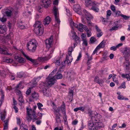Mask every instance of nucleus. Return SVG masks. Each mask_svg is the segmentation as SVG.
<instances>
[{"mask_svg": "<svg viewBox=\"0 0 130 130\" xmlns=\"http://www.w3.org/2000/svg\"><path fill=\"white\" fill-rule=\"evenodd\" d=\"M38 15H36V21L34 25L35 27V32L37 35L39 36L41 35L43 32V28L42 25L41 24V22L40 21H37V18Z\"/></svg>", "mask_w": 130, "mask_h": 130, "instance_id": "f257e3e1", "label": "nucleus"}, {"mask_svg": "<svg viewBox=\"0 0 130 130\" xmlns=\"http://www.w3.org/2000/svg\"><path fill=\"white\" fill-rule=\"evenodd\" d=\"M27 112L28 116L27 118V119L28 121H29L32 120L33 122H34L38 119L36 114L35 111L32 110L31 108H27Z\"/></svg>", "mask_w": 130, "mask_h": 130, "instance_id": "f03ea898", "label": "nucleus"}, {"mask_svg": "<svg viewBox=\"0 0 130 130\" xmlns=\"http://www.w3.org/2000/svg\"><path fill=\"white\" fill-rule=\"evenodd\" d=\"M37 45V43L36 40H32L29 41L27 44V49L31 52H34L35 51Z\"/></svg>", "mask_w": 130, "mask_h": 130, "instance_id": "7ed1b4c3", "label": "nucleus"}, {"mask_svg": "<svg viewBox=\"0 0 130 130\" xmlns=\"http://www.w3.org/2000/svg\"><path fill=\"white\" fill-rule=\"evenodd\" d=\"M90 113V115L91 116L90 120L88 122V127L90 130H94L96 129L95 126L94 125V122L95 121H96L97 120H96L95 118L94 117L91 116V114L90 112H89Z\"/></svg>", "mask_w": 130, "mask_h": 130, "instance_id": "20e7f679", "label": "nucleus"}, {"mask_svg": "<svg viewBox=\"0 0 130 130\" xmlns=\"http://www.w3.org/2000/svg\"><path fill=\"white\" fill-rule=\"evenodd\" d=\"M47 48H48V51L50 52V54L48 55V58L47 57L40 58L39 59L40 61L42 62L48 60L52 56V54L55 48L54 46H52Z\"/></svg>", "mask_w": 130, "mask_h": 130, "instance_id": "39448f33", "label": "nucleus"}, {"mask_svg": "<svg viewBox=\"0 0 130 130\" xmlns=\"http://www.w3.org/2000/svg\"><path fill=\"white\" fill-rule=\"evenodd\" d=\"M57 10L56 6H54L53 11L55 21V25L56 27H58L60 24V21L59 18L58 14L57 12Z\"/></svg>", "mask_w": 130, "mask_h": 130, "instance_id": "423d86ee", "label": "nucleus"}, {"mask_svg": "<svg viewBox=\"0 0 130 130\" xmlns=\"http://www.w3.org/2000/svg\"><path fill=\"white\" fill-rule=\"evenodd\" d=\"M122 53L125 59H128L130 57V48L129 47H126L124 48Z\"/></svg>", "mask_w": 130, "mask_h": 130, "instance_id": "0eeeda50", "label": "nucleus"}, {"mask_svg": "<svg viewBox=\"0 0 130 130\" xmlns=\"http://www.w3.org/2000/svg\"><path fill=\"white\" fill-rule=\"evenodd\" d=\"M69 35L70 36L72 37L76 43H77L80 42L79 38L76 35V33L74 29H73L71 31V33L69 34Z\"/></svg>", "mask_w": 130, "mask_h": 130, "instance_id": "6e6552de", "label": "nucleus"}, {"mask_svg": "<svg viewBox=\"0 0 130 130\" xmlns=\"http://www.w3.org/2000/svg\"><path fill=\"white\" fill-rule=\"evenodd\" d=\"M47 83L48 85L51 86L54 85L56 81L55 78H54L53 76H51L49 75L47 79Z\"/></svg>", "mask_w": 130, "mask_h": 130, "instance_id": "1a4fd4ad", "label": "nucleus"}, {"mask_svg": "<svg viewBox=\"0 0 130 130\" xmlns=\"http://www.w3.org/2000/svg\"><path fill=\"white\" fill-rule=\"evenodd\" d=\"M73 59V58L72 56V54H68L67 55L66 59L64 61V63L67 64L68 65H70Z\"/></svg>", "mask_w": 130, "mask_h": 130, "instance_id": "9d476101", "label": "nucleus"}, {"mask_svg": "<svg viewBox=\"0 0 130 130\" xmlns=\"http://www.w3.org/2000/svg\"><path fill=\"white\" fill-rule=\"evenodd\" d=\"M46 47L47 48L53 46V38L52 36H51L48 39H46L45 41Z\"/></svg>", "mask_w": 130, "mask_h": 130, "instance_id": "9b49d317", "label": "nucleus"}, {"mask_svg": "<svg viewBox=\"0 0 130 130\" xmlns=\"http://www.w3.org/2000/svg\"><path fill=\"white\" fill-rule=\"evenodd\" d=\"M41 5L42 7L47 8L51 3L50 0H41Z\"/></svg>", "mask_w": 130, "mask_h": 130, "instance_id": "f8f14e48", "label": "nucleus"}, {"mask_svg": "<svg viewBox=\"0 0 130 130\" xmlns=\"http://www.w3.org/2000/svg\"><path fill=\"white\" fill-rule=\"evenodd\" d=\"M42 91L43 94L46 96H49L51 95L50 92L49 91L47 86H45L44 85L42 86Z\"/></svg>", "mask_w": 130, "mask_h": 130, "instance_id": "ddd939ff", "label": "nucleus"}, {"mask_svg": "<svg viewBox=\"0 0 130 130\" xmlns=\"http://www.w3.org/2000/svg\"><path fill=\"white\" fill-rule=\"evenodd\" d=\"M73 9L74 11L80 15L82 14L80 7L79 4L75 5L73 6Z\"/></svg>", "mask_w": 130, "mask_h": 130, "instance_id": "4468645a", "label": "nucleus"}, {"mask_svg": "<svg viewBox=\"0 0 130 130\" xmlns=\"http://www.w3.org/2000/svg\"><path fill=\"white\" fill-rule=\"evenodd\" d=\"M0 53L5 55H9L11 56L12 55V54L11 53H9L8 52V49L5 47L3 48L1 47H0Z\"/></svg>", "mask_w": 130, "mask_h": 130, "instance_id": "2eb2a0df", "label": "nucleus"}, {"mask_svg": "<svg viewBox=\"0 0 130 130\" xmlns=\"http://www.w3.org/2000/svg\"><path fill=\"white\" fill-rule=\"evenodd\" d=\"M83 12L86 16V18L87 20H91L92 19V17L90 14L86 10H84Z\"/></svg>", "mask_w": 130, "mask_h": 130, "instance_id": "dca6fc26", "label": "nucleus"}, {"mask_svg": "<svg viewBox=\"0 0 130 130\" xmlns=\"http://www.w3.org/2000/svg\"><path fill=\"white\" fill-rule=\"evenodd\" d=\"M65 110L66 105L63 103L60 107H58L57 110H56V111L57 112H59L60 111H61L62 113H65Z\"/></svg>", "mask_w": 130, "mask_h": 130, "instance_id": "f3484780", "label": "nucleus"}, {"mask_svg": "<svg viewBox=\"0 0 130 130\" xmlns=\"http://www.w3.org/2000/svg\"><path fill=\"white\" fill-rule=\"evenodd\" d=\"M13 9L11 7H9L5 11V13L8 17H10L12 14Z\"/></svg>", "mask_w": 130, "mask_h": 130, "instance_id": "a211bd4d", "label": "nucleus"}, {"mask_svg": "<svg viewBox=\"0 0 130 130\" xmlns=\"http://www.w3.org/2000/svg\"><path fill=\"white\" fill-rule=\"evenodd\" d=\"M95 1H92L90 0H85V4L86 6H92L95 4Z\"/></svg>", "mask_w": 130, "mask_h": 130, "instance_id": "6ab92c4d", "label": "nucleus"}, {"mask_svg": "<svg viewBox=\"0 0 130 130\" xmlns=\"http://www.w3.org/2000/svg\"><path fill=\"white\" fill-rule=\"evenodd\" d=\"M94 81L98 84L101 86H103V84L104 83V81L102 79L99 80L98 76L95 77L94 79Z\"/></svg>", "mask_w": 130, "mask_h": 130, "instance_id": "aec40b11", "label": "nucleus"}, {"mask_svg": "<svg viewBox=\"0 0 130 130\" xmlns=\"http://www.w3.org/2000/svg\"><path fill=\"white\" fill-rule=\"evenodd\" d=\"M51 21V18L49 16H47L43 21V24L45 26L48 25Z\"/></svg>", "mask_w": 130, "mask_h": 130, "instance_id": "412c9836", "label": "nucleus"}, {"mask_svg": "<svg viewBox=\"0 0 130 130\" xmlns=\"http://www.w3.org/2000/svg\"><path fill=\"white\" fill-rule=\"evenodd\" d=\"M97 3L95 2V4L94 5L92 6V7L91 9L96 12H98L99 10L98 6L97 5Z\"/></svg>", "mask_w": 130, "mask_h": 130, "instance_id": "4be33fe9", "label": "nucleus"}, {"mask_svg": "<svg viewBox=\"0 0 130 130\" xmlns=\"http://www.w3.org/2000/svg\"><path fill=\"white\" fill-rule=\"evenodd\" d=\"M70 89H69V95L70 96L71 98L69 99V100H70L71 101H72L73 100V94L74 88V87H71Z\"/></svg>", "mask_w": 130, "mask_h": 130, "instance_id": "5701e85b", "label": "nucleus"}, {"mask_svg": "<svg viewBox=\"0 0 130 130\" xmlns=\"http://www.w3.org/2000/svg\"><path fill=\"white\" fill-rule=\"evenodd\" d=\"M75 73L72 71L68 72L67 73V77L69 80H71L74 77Z\"/></svg>", "mask_w": 130, "mask_h": 130, "instance_id": "b1692460", "label": "nucleus"}, {"mask_svg": "<svg viewBox=\"0 0 130 130\" xmlns=\"http://www.w3.org/2000/svg\"><path fill=\"white\" fill-rule=\"evenodd\" d=\"M125 61L123 64V66L125 67L126 70H128L129 68V62L127 59H125Z\"/></svg>", "mask_w": 130, "mask_h": 130, "instance_id": "393cba45", "label": "nucleus"}, {"mask_svg": "<svg viewBox=\"0 0 130 130\" xmlns=\"http://www.w3.org/2000/svg\"><path fill=\"white\" fill-rule=\"evenodd\" d=\"M114 25H115L109 29V30L110 31H112L113 30H117L119 26V25L117 23V22L114 23Z\"/></svg>", "mask_w": 130, "mask_h": 130, "instance_id": "a878e982", "label": "nucleus"}, {"mask_svg": "<svg viewBox=\"0 0 130 130\" xmlns=\"http://www.w3.org/2000/svg\"><path fill=\"white\" fill-rule=\"evenodd\" d=\"M6 28L4 26L0 25V34H4L6 31Z\"/></svg>", "mask_w": 130, "mask_h": 130, "instance_id": "bb28decb", "label": "nucleus"}, {"mask_svg": "<svg viewBox=\"0 0 130 130\" xmlns=\"http://www.w3.org/2000/svg\"><path fill=\"white\" fill-rule=\"evenodd\" d=\"M95 127H97L99 128H101L104 127L103 124L101 122H94Z\"/></svg>", "mask_w": 130, "mask_h": 130, "instance_id": "cd10ccee", "label": "nucleus"}, {"mask_svg": "<svg viewBox=\"0 0 130 130\" xmlns=\"http://www.w3.org/2000/svg\"><path fill=\"white\" fill-rule=\"evenodd\" d=\"M22 54L28 60L30 61L33 63H35V61L34 59H32V58H30L28 55L26 54H25L23 52H22Z\"/></svg>", "mask_w": 130, "mask_h": 130, "instance_id": "c85d7f7f", "label": "nucleus"}, {"mask_svg": "<svg viewBox=\"0 0 130 130\" xmlns=\"http://www.w3.org/2000/svg\"><path fill=\"white\" fill-rule=\"evenodd\" d=\"M53 77L56 80L59 79H62L63 77V75L62 74H61L57 73Z\"/></svg>", "mask_w": 130, "mask_h": 130, "instance_id": "c756f323", "label": "nucleus"}, {"mask_svg": "<svg viewBox=\"0 0 130 130\" xmlns=\"http://www.w3.org/2000/svg\"><path fill=\"white\" fill-rule=\"evenodd\" d=\"M31 96L32 98L34 99L37 100L38 99L39 97L38 94L35 92H34L33 93H32L31 94Z\"/></svg>", "mask_w": 130, "mask_h": 130, "instance_id": "7c9ffc66", "label": "nucleus"}, {"mask_svg": "<svg viewBox=\"0 0 130 130\" xmlns=\"http://www.w3.org/2000/svg\"><path fill=\"white\" fill-rule=\"evenodd\" d=\"M41 78V77H38L36 78H34L32 80V84L33 85H36L37 84V82L39 81Z\"/></svg>", "mask_w": 130, "mask_h": 130, "instance_id": "2f4dec72", "label": "nucleus"}, {"mask_svg": "<svg viewBox=\"0 0 130 130\" xmlns=\"http://www.w3.org/2000/svg\"><path fill=\"white\" fill-rule=\"evenodd\" d=\"M18 100L20 102V103H19V105H22V103H23L24 101L22 95L19 96Z\"/></svg>", "mask_w": 130, "mask_h": 130, "instance_id": "473e14b6", "label": "nucleus"}, {"mask_svg": "<svg viewBox=\"0 0 130 130\" xmlns=\"http://www.w3.org/2000/svg\"><path fill=\"white\" fill-rule=\"evenodd\" d=\"M20 129L22 130L28 129L27 126L26 125H25L23 123H22V124L20 125Z\"/></svg>", "mask_w": 130, "mask_h": 130, "instance_id": "72a5a7b5", "label": "nucleus"}, {"mask_svg": "<svg viewBox=\"0 0 130 130\" xmlns=\"http://www.w3.org/2000/svg\"><path fill=\"white\" fill-rule=\"evenodd\" d=\"M6 114V112L5 111H4L3 112H2L1 113V119L3 121H4V120L5 119Z\"/></svg>", "mask_w": 130, "mask_h": 130, "instance_id": "f704fd0d", "label": "nucleus"}, {"mask_svg": "<svg viewBox=\"0 0 130 130\" xmlns=\"http://www.w3.org/2000/svg\"><path fill=\"white\" fill-rule=\"evenodd\" d=\"M16 59L17 61L20 63H24L25 61V60L21 57H18Z\"/></svg>", "mask_w": 130, "mask_h": 130, "instance_id": "c9c22d12", "label": "nucleus"}, {"mask_svg": "<svg viewBox=\"0 0 130 130\" xmlns=\"http://www.w3.org/2000/svg\"><path fill=\"white\" fill-rule=\"evenodd\" d=\"M121 76L123 78H126L128 80H130V76H129V74H122L121 75Z\"/></svg>", "mask_w": 130, "mask_h": 130, "instance_id": "e433bc0d", "label": "nucleus"}, {"mask_svg": "<svg viewBox=\"0 0 130 130\" xmlns=\"http://www.w3.org/2000/svg\"><path fill=\"white\" fill-rule=\"evenodd\" d=\"M105 44L104 42L103 41L96 47L99 49L100 48H103Z\"/></svg>", "mask_w": 130, "mask_h": 130, "instance_id": "4c0bfd02", "label": "nucleus"}, {"mask_svg": "<svg viewBox=\"0 0 130 130\" xmlns=\"http://www.w3.org/2000/svg\"><path fill=\"white\" fill-rule=\"evenodd\" d=\"M74 48L72 46H70L68 49V54H70V55L72 54V52L73 51Z\"/></svg>", "mask_w": 130, "mask_h": 130, "instance_id": "58836bf2", "label": "nucleus"}, {"mask_svg": "<svg viewBox=\"0 0 130 130\" xmlns=\"http://www.w3.org/2000/svg\"><path fill=\"white\" fill-rule=\"evenodd\" d=\"M13 36V33L11 32L9 35L6 36V38L8 39H11L12 37Z\"/></svg>", "mask_w": 130, "mask_h": 130, "instance_id": "ea45409f", "label": "nucleus"}, {"mask_svg": "<svg viewBox=\"0 0 130 130\" xmlns=\"http://www.w3.org/2000/svg\"><path fill=\"white\" fill-rule=\"evenodd\" d=\"M37 104L38 109L41 111H42V109L41 107H43V105L40 103H38Z\"/></svg>", "mask_w": 130, "mask_h": 130, "instance_id": "a19ab883", "label": "nucleus"}, {"mask_svg": "<svg viewBox=\"0 0 130 130\" xmlns=\"http://www.w3.org/2000/svg\"><path fill=\"white\" fill-rule=\"evenodd\" d=\"M24 75V73L23 72H21L18 73V76L20 78L22 77Z\"/></svg>", "mask_w": 130, "mask_h": 130, "instance_id": "79ce46f5", "label": "nucleus"}, {"mask_svg": "<svg viewBox=\"0 0 130 130\" xmlns=\"http://www.w3.org/2000/svg\"><path fill=\"white\" fill-rule=\"evenodd\" d=\"M80 26L81 27H83V29H84L86 31L88 30V28L85 25H83L82 24H80Z\"/></svg>", "mask_w": 130, "mask_h": 130, "instance_id": "37998d69", "label": "nucleus"}, {"mask_svg": "<svg viewBox=\"0 0 130 130\" xmlns=\"http://www.w3.org/2000/svg\"><path fill=\"white\" fill-rule=\"evenodd\" d=\"M82 57V54L81 53H79V55L77 57V59L76 60V61L75 62L74 64H76L77 63V61L79 60Z\"/></svg>", "mask_w": 130, "mask_h": 130, "instance_id": "c03bdc74", "label": "nucleus"}, {"mask_svg": "<svg viewBox=\"0 0 130 130\" xmlns=\"http://www.w3.org/2000/svg\"><path fill=\"white\" fill-rule=\"evenodd\" d=\"M12 59L10 58L5 59H4V61L7 63H9L12 62Z\"/></svg>", "mask_w": 130, "mask_h": 130, "instance_id": "a18cd8bd", "label": "nucleus"}, {"mask_svg": "<svg viewBox=\"0 0 130 130\" xmlns=\"http://www.w3.org/2000/svg\"><path fill=\"white\" fill-rule=\"evenodd\" d=\"M90 40L91 43H93L96 41V39L94 37H92L90 38Z\"/></svg>", "mask_w": 130, "mask_h": 130, "instance_id": "49530a36", "label": "nucleus"}, {"mask_svg": "<svg viewBox=\"0 0 130 130\" xmlns=\"http://www.w3.org/2000/svg\"><path fill=\"white\" fill-rule=\"evenodd\" d=\"M120 93L118 96V99L119 100H124V98L123 95L120 94Z\"/></svg>", "mask_w": 130, "mask_h": 130, "instance_id": "de8ad7c7", "label": "nucleus"}, {"mask_svg": "<svg viewBox=\"0 0 130 130\" xmlns=\"http://www.w3.org/2000/svg\"><path fill=\"white\" fill-rule=\"evenodd\" d=\"M57 68H56L54 69L53 71L51 72L49 75V76H51L52 75H53L57 71Z\"/></svg>", "mask_w": 130, "mask_h": 130, "instance_id": "09e8293b", "label": "nucleus"}, {"mask_svg": "<svg viewBox=\"0 0 130 130\" xmlns=\"http://www.w3.org/2000/svg\"><path fill=\"white\" fill-rule=\"evenodd\" d=\"M81 23H79L78 24V27L77 28L78 29V30L81 32H83V27H81L80 26V24Z\"/></svg>", "mask_w": 130, "mask_h": 130, "instance_id": "8fccbe9b", "label": "nucleus"}, {"mask_svg": "<svg viewBox=\"0 0 130 130\" xmlns=\"http://www.w3.org/2000/svg\"><path fill=\"white\" fill-rule=\"evenodd\" d=\"M15 92L19 96L22 95L21 91L19 90H16Z\"/></svg>", "mask_w": 130, "mask_h": 130, "instance_id": "3c124183", "label": "nucleus"}, {"mask_svg": "<svg viewBox=\"0 0 130 130\" xmlns=\"http://www.w3.org/2000/svg\"><path fill=\"white\" fill-rule=\"evenodd\" d=\"M56 120L57 123H60V122L61 121L60 119V118L58 116H56Z\"/></svg>", "mask_w": 130, "mask_h": 130, "instance_id": "603ef678", "label": "nucleus"}, {"mask_svg": "<svg viewBox=\"0 0 130 130\" xmlns=\"http://www.w3.org/2000/svg\"><path fill=\"white\" fill-rule=\"evenodd\" d=\"M82 40L83 41V45H85V46H87V45L88 43L87 40L86 39H84Z\"/></svg>", "mask_w": 130, "mask_h": 130, "instance_id": "864d4df0", "label": "nucleus"}, {"mask_svg": "<svg viewBox=\"0 0 130 130\" xmlns=\"http://www.w3.org/2000/svg\"><path fill=\"white\" fill-rule=\"evenodd\" d=\"M87 32V35L88 37H90L91 35V33L90 30H88L86 31Z\"/></svg>", "mask_w": 130, "mask_h": 130, "instance_id": "5fc2aeb1", "label": "nucleus"}, {"mask_svg": "<svg viewBox=\"0 0 130 130\" xmlns=\"http://www.w3.org/2000/svg\"><path fill=\"white\" fill-rule=\"evenodd\" d=\"M121 17L123 18L125 20H128L129 18V17L124 15L123 14L121 15Z\"/></svg>", "mask_w": 130, "mask_h": 130, "instance_id": "6e6d98bb", "label": "nucleus"}, {"mask_svg": "<svg viewBox=\"0 0 130 130\" xmlns=\"http://www.w3.org/2000/svg\"><path fill=\"white\" fill-rule=\"evenodd\" d=\"M72 24L74 25L73 26L77 28L78 27V25L77 24L75 23H74L73 21H71L70 22V25H72Z\"/></svg>", "mask_w": 130, "mask_h": 130, "instance_id": "4d7b16f0", "label": "nucleus"}, {"mask_svg": "<svg viewBox=\"0 0 130 130\" xmlns=\"http://www.w3.org/2000/svg\"><path fill=\"white\" fill-rule=\"evenodd\" d=\"M66 10L67 12L66 14L68 16H70L71 15V14L70 13L69 10L67 8H66Z\"/></svg>", "mask_w": 130, "mask_h": 130, "instance_id": "13d9d810", "label": "nucleus"}, {"mask_svg": "<svg viewBox=\"0 0 130 130\" xmlns=\"http://www.w3.org/2000/svg\"><path fill=\"white\" fill-rule=\"evenodd\" d=\"M54 62L55 63L56 67H58L60 65V62L59 60H56Z\"/></svg>", "mask_w": 130, "mask_h": 130, "instance_id": "bf43d9fd", "label": "nucleus"}, {"mask_svg": "<svg viewBox=\"0 0 130 130\" xmlns=\"http://www.w3.org/2000/svg\"><path fill=\"white\" fill-rule=\"evenodd\" d=\"M18 27L19 28H20L22 29H23L25 28V26L23 25L18 24Z\"/></svg>", "mask_w": 130, "mask_h": 130, "instance_id": "052dcab7", "label": "nucleus"}, {"mask_svg": "<svg viewBox=\"0 0 130 130\" xmlns=\"http://www.w3.org/2000/svg\"><path fill=\"white\" fill-rule=\"evenodd\" d=\"M126 88L125 86V83L124 82L122 84L120 87H119V89H121L122 88Z\"/></svg>", "mask_w": 130, "mask_h": 130, "instance_id": "680f3d73", "label": "nucleus"}, {"mask_svg": "<svg viewBox=\"0 0 130 130\" xmlns=\"http://www.w3.org/2000/svg\"><path fill=\"white\" fill-rule=\"evenodd\" d=\"M90 21V20H87V23L89 26H92L93 25V24Z\"/></svg>", "mask_w": 130, "mask_h": 130, "instance_id": "e2e57ef3", "label": "nucleus"}, {"mask_svg": "<svg viewBox=\"0 0 130 130\" xmlns=\"http://www.w3.org/2000/svg\"><path fill=\"white\" fill-rule=\"evenodd\" d=\"M111 14V11L110 10H108L107 11V17H108L110 16Z\"/></svg>", "mask_w": 130, "mask_h": 130, "instance_id": "0e129e2a", "label": "nucleus"}, {"mask_svg": "<svg viewBox=\"0 0 130 130\" xmlns=\"http://www.w3.org/2000/svg\"><path fill=\"white\" fill-rule=\"evenodd\" d=\"M103 34V33L101 31L97 33L96 36L97 37H100Z\"/></svg>", "mask_w": 130, "mask_h": 130, "instance_id": "69168bd1", "label": "nucleus"}, {"mask_svg": "<svg viewBox=\"0 0 130 130\" xmlns=\"http://www.w3.org/2000/svg\"><path fill=\"white\" fill-rule=\"evenodd\" d=\"M116 15L119 16H121V15L122 14L121 13V11H117L116 12Z\"/></svg>", "mask_w": 130, "mask_h": 130, "instance_id": "338daca9", "label": "nucleus"}, {"mask_svg": "<svg viewBox=\"0 0 130 130\" xmlns=\"http://www.w3.org/2000/svg\"><path fill=\"white\" fill-rule=\"evenodd\" d=\"M111 9L113 12H115L116 11V8L115 6L113 5H112L111 6Z\"/></svg>", "mask_w": 130, "mask_h": 130, "instance_id": "774afa93", "label": "nucleus"}]
</instances>
